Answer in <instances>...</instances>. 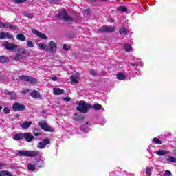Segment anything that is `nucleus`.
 I'll use <instances>...</instances> for the list:
<instances>
[{
    "label": "nucleus",
    "instance_id": "f257e3e1",
    "mask_svg": "<svg viewBox=\"0 0 176 176\" xmlns=\"http://www.w3.org/2000/svg\"><path fill=\"white\" fill-rule=\"evenodd\" d=\"M78 107H76V110L82 113H87L89 112V109H93L98 111L102 108V106L98 103L95 104L94 106H91L90 103H87L84 100L77 102Z\"/></svg>",
    "mask_w": 176,
    "mask_h": 176
},
{
    "label": "nucleus",
    "instance_id": "f03ea898",
    "mask_svg": "<svg viewBox=\"0 0 176 176\" xmlns=\"http://www.w3.org/2000/svg\"><path fill=\"white\" fill-rule=\"evenodd\" d=\"M18 155L19 156H25L26 157H36V156L41 155V153L36 151L19 150L18 151Z\"/></svg>",
    "mask_w": 176,
    "mask_h": 176
},
{
    "label": "nucleus",
    "instance_id": "7ed1b4c3",
    "mask_svg": "<svg viewBox=\"0 0 176 176\" xmlns=\"http://www.w3.org/2000/svg\"><path fill=\"white\" fill-rule=\"evenodd\" d=\"M58 18L64 20L65 21H66V23H68L69 24H71V23L74 21V18L68 15L65 10H62L59 12Z\"/></svg>",
    "mask_w": 176,
    "mask_h": 176
},
{
    "label": "nucleus",
    "instance_id": "20e7f679",
    "mask_svg": "<svg viewBox=\"0 0 176 176\" xmlns=\"http://www.w3.org/2000/svg\"><path fill=\"white\" fill-rule=\"evenodd\" d=\"M38 126H40V127L43 130H44V131H50L51 133H53V131H54V130L52 127H50L49 124L45 122V120H41L38 123Z\"/></svg>",
    "mask_w": 176,
    "mask_h": 176
},
{
    "label": "nucleus",
    "instance_id": "39448f33",
    "mask_svg": "<svg viewBox=\"0 0 176 176\" xmlns=\"http://www.w3.org/2000/svg\"><path fill=\"white\" fill-rule=\"evenodd\" d=\"M3 46L6 47V50H10V52H13V50H16V49H17V45L8 41L4 42Z\"/></svg>",
    "mask_w": 176,
    "mask_h": 176
},
{
    "label": "nucleus",
    "instance_id": "423d86ee",
    "mask_svg": "<svg viewBox=\"0 0 176 176\" xmlns=\"http://www.w3.org/2000/svg\"><path fill=\"white\" fill-rule=\"evenodd\" d=\"M12 109L16 112H19V111H24L25 106L21 103L15 102L12 106Z\"/></svg>",
    "mask_w": 176,
    "mask_h": 176
},
{
    "label": "nucleus",
    "instance_id": "0eeeda50",
    "mask_svg": "<svg viewBox=\"0 0 176 176\" xmlns=\"http://www.w3.org/2000/svg\"><path fill=\"white\" fill-rule=\"evenodd\" d=\"M50 144V140L49 139H44L42 142H39L37 148L38 149H45L46 145Z\"/></svg>",
    "mask_w": 176,
    "mask_h": 176
},
{
    "label": "nucleus",
    "instance_id": "6e6552de",
    "mask_svg": "<svg viewBox=\"0 0 176 176\" xmlns=\"http://www.w3.org/2000/svg\"><path fill=\"white\" fill-rule=\"evenodd\" d=\"M47 50H49L50 53H56V50H57V45H56V43H54V42L51 41L48 45Z\"/></svg>",
    "mask_w": 176,
    "mask_h": 176
},
{
    "label": "nucleus",
    "instance_id": "1a4fd4ad",
    "mask_svg": "<svg viewBox=\"0 0 176 176\" xmlns=\"http://www.w3.org/2000/svg\"><path fill=\"white\" fill-rule=\"evenodd\" d=\"M28 171H30V173H34V171L36 170V162H34V160L30 162L28 164Z\"/></svg>",
    "mask_w": 176,
    "mask_h": 176
},
{
    "label": "nucleus",
    "instance_id": "9d476101",
    "mask_svg": "<svg viewBox=\"0 0 176 176\" xmlns=\"http://www.w3.org/2000/svg\"><path fill=\"white\" fill-rule=\"evenodd\" d=\"M99 32H113L115 28L103 26L98 30Z\"/></svg>",
    "mask_w": 176,
    "mask_h": 176
},
{
    "label": "nucleus",
    "instance_id": "9b49d317",
    "mask_svg": "<svg viewBox=\"0 0 176 176\" xmlns=\"http://www.w3.org/2000/svg\"><path fill=\"white\" fill-rule=\"evenodd\" d=\"M80 75L79 73H77L76 75L70 77L72 85H78V83H79Z\"/></svg>",
    "mask_w": 176,
    "mask_h": 176
},
{
    "label": "nucleus",
    "instance_id": "f8f14e48",
    "mask_svg": "<svg viewBox=\"0 0 176 176\" xmlns=\"http://www.w3.org/2000/svg\"><path fill=\"white\" fill-rule=\"evenodd\" d=\"M32 32H33L35 35L38 36L39 38H41V39H47V37L45 34L41 33L38 30L36 29H32Z\"/></svg>",
    "mask_w": 176,
    "mask_h": 176
},
{
    "label": "nucleus",
    "instance_id": "ddd939ff",
    "mask_svg": "<svg viewBox=\"0 0 176 176\" xmlns=\"http://www.w3.org/2000/svg\"><path fill=\"white\" fill-rule=\"evenodd\" d=\"M13 39V35L10 34L9 32H1L0 33V39Z\"/></svg>",
    "mask_w": 176,
    "mask_h": 176
},
{
    "label": "nucleus",
    "instance_id": "4468645a",
    "mask_svg": "<svg viewBox=\"0 0 176 176\" xmlns=\"http://www.w3.org/2000/svg\"><path fill=\"white\" fill-rule=\"evenodd\" d=\"M154 153H155V155H157V156H166V155L170 154V151L160 149L158 151H155Z\"/></svg>",
    "mask_w": 176,
    "mask_h": 176
},
{
    "label": "nucleus",
    "instance_id": "2eb2a0df",
    "mask_svg": "<svg viewBox=\"0 0 176 176\" xmlns=\"http://www.w3.org/2000/svg\"><path fill=\"white\" fill-rule=\"evenodd\" d=\"M30 96L32 97V98H41V93L36 90H33L30 92Z\"/></svg>",
    "mask_w": 176,
    "mask_h": 176
},
{
    "label": "nucleus",
    "instance_id": "dca6fc26",
    "mask_svg": "<svg viewBox=\"0 0 176 176\" xmlns=\"http://www.w3.org/2000/svg\"><path fill=\"white\" fill-rule=\"evenodd\" d=\"M25 140L28 141V142H31L32 140H34V136L30 133H25L23 134Z\"/></svg>",
    "mask_w": 176,
    "mask_h": 176
},
{
    "label": "nucleus",
    "instance_id": "f3484780",
    "mask_svg": "<svg viewBox=\"0 0 176 176\" xmlns=\"http://www.w3.org/2000/svg\"><path fill=\"white\" fill-rule=\"evenodd\" d=\"M53 94H54V96L64 94V89L60 88H53Z\"/></svg>",
    "mask_w": 176,
    "mask_h": 176
},
{
    "label": "nucleus",
    "instance_id": "a211bd4d",
    "mask_svg": "<svg viewBox=\"0 0 176 176\" xmlns=\"http://www.w3.org/2000/svg\"><path fill=\"white\" fill-rule=\"evenodd\" d=\"M32 124V122H24L23 123L20 124V126L22 129H30Z\"/></svg>",
    "mask_w": 176,
    "mask_h": 176
},
{
    "label": "nucleus",
    "instance_id": "6ab92c4d",
    "mask_svg": "<svg viewBox=\"0 0 176 176\" xmlns=\"http://www.w3.org/2000/svg\"><path fill=\"white\" fill-rule=\"evenodd\" d=\"M36 162V167H43L45 166V162L43 160H34Z\"/></svg>",
    "mask_w": 176,
    "mask_h": 176
},
{
    "label": "nucleus",
    "instance_id": "aec40b11",
    "mask_svg": "<svg viewBox=\"0 0 176 176\" xmlns=\"http://www.w3.org/2000/svg\"><path fill=\"white\" fill-rule=\"evenodd\" d=\"M126 78H127V75L123 73L117 74V79H119V80H124Z\"/></svg>",
    "mask_w": 176,
    "mask_h": 176
},
{
    "label": "nucleus",
    "instance_id": "412c9836",
    "mask_svg": "<svg viewBox=\"0 0 176 176\" xmlns=\"http://www.w3.org/2000/svg\"><path fill=\"white\" fill-rule=\"evenodd\" d=\"M24 138V134L23 133H16L14 135V140L15 141H19V140H23Z\"/></svg>",
    "mask_w": 176,
    "mask_h": 176
},
{
    "label": "nucleus",
    "instance_id": "4be33fe9",
    "mask_svg": "<svg viewBox=\"0 0 176 176\" xmlns=\"http://www.w3.org/2000/svg\"><path fill=\"white\" fill-rule=\"evenodd\" d=\"M16 39L21 41V42H24L25 41V36L23 34H18L16 35Z\"/></svg>",
    "mask_w": 176,
    "mask_h": 176
},
{
    "label": "nucleus",
    "instance_id": "5701e85b",
    "mask_svg": "<svg viewBox=\"0 0 176 176\" xmlns=\"http://www.w3.org/2000/svg\"><path fill=\"white\" fill-rule=\"evenodd\" d=\"M0 176H13V175H12V173L8 170H1Z\"/></svg>",
    "mask_w": 176,
    "mask_h": 176
},
{
    "label": "nucleus",
    "instance_id": "b1692460",
    "mask_svg": "<svg viewBox=\"0 0 176 176\" xmlns=\"http://www.w3.org/2000/svg\"><path fill=\"white\" fill-rule=\"evenodd\" d=\"M120 35H127L129 30L126 28H121L119 30Z\"/></svg>",
    "mask_w": 176,
    "mask_h": 176
},
{
    "label": "nucleus",
    "instance_id": "393cba45",
    "mask_svg": "<svg viewBox=\"0 0 176 176\" xmlns=\"http://www.w3.org/2000/svg\"><path fill=\"white\" fill-rule=\"evenodd\" d=\"M81 130L84 133H89V124L87 122L85 125L81 126Z\"/></svg>",
    "mask_w": 176,
    "mask_h": 176
},
{
    "label": "nucleus",
    "instance_id": "a878e982",
    "mask_svg": "<svg viewBox=\"0 0 176 176\" xmlns=\"http://www.w3.org/2000/svg\"><path fill=\"white\" fill-rule=\"evenodd\" d=\"M146 176L152 175V167L146 166Z\"/></svg>",
    "mask_w": 176,
    "mask_h": 176
},
{
    "label": "nucleus",
    "instance_id": "bb28decb",
    "mask_svg": "<svg viewBox=\"0 0 176 176\" xmlns=\"http://www.w3.org/2000/svg\"><path fill=\"white\" fill-rule=\"evenodd\" d=\"M46 47H47V45H46V43H38V49H40V50H45Z\"/></svg>",
    "mask_w": 176,
    "mask_h": 176
},
{
    "label": "nucleus",
    "instance_id": "cd10ccee",
    "mask_svg": "<svg viewBox=\"0 0 176 176\" xmlns=\"http://www.w3.org/2000/svg\"><path fill=\"white\" fill-rule=\"evenodd\" d=\"M124 49L126 50V52H131V45L129 43H124Z\"/></svg>",
    "mask_w": 176,
    "mask_h": 176
},
{
    "label": "nucleus",
    "instance_id": "c85d7f7f",
    "mask_svg": "<svg viewBox=\"0 0 176 176\" xmlns=\"http://www.w3.org/2000/svg\"><path fill=\"white\" fill-rule=\"evenodd\" d=\"M28 82H30L32 85H35L38 81L36 80V78L29 76Z\"/></svg>",
    "mask_w": 176,
    "mask_h": 176
},
{
    "label": "nucleus",
    "instance_id": "c756f323",
    "mask_svg": "<svg viewBox=\"0 0 176 176\" xmlns=\"http://www.w3.org/2000/svg\"><path fill=\"white\" fill-rule=\"evenodd\" d=\"M166 160L169 162V163H176V158L173 156H170L169 157L166 158Z\"/></svg>",
    "mask_w": 176,
    "mask_h": 176
},
{
    "label": "nucleus",
    "instance_id": "7c9ffc66",
    "mask_svg": "<svg viewBox=\"0 0 176 176\" xmlns=\"http://www.w3.org/2000/svg\"><path fill=\"white\" fill-rule=\"evenodd\" d=\"M29 77L30 76L22 75L19 76V79L20 80H23L24 82H28Z\"/></svg>",
    "mask_w": 176,
    "mask_h": 176
},
{
    "label": "nucleus",
    "instance_id": "2f4dec72",
    "mask_svg": "<svg viewBox=\"0 0 176 176\" xmlns=\"http://www.w3.org/2000/svg\"><path fill=\"white\" fill-rule=\"evenodd\" d=\"M131 65H132V67H138L139 65H142V64H141V59H138V61L135 63H131Z\"/></svg>",
    "mask_w": 176,
    "mask_h": 176
},
{
    "label": "nucleus",
    "instance_id": "473e14b6",
    "mask_svg": "<svg viewBox=\"0 0 176 176\" xmlns=\"http://www.w3.org/2000/svg\"><path fill=\"white\" fill-rule=\"evenodd\" d=\"M0 63L2 64H5V63H8V58L4 56H0Z\"/></svg>",
    "mask_w": 176,
    "mask_h": 176
},
{
    "label": "nucleus",
    "instance_id": "72a5a7b5",
    "mask_svg": "<svg viewBox=\"0 0 176 176\" xmlns=\"http://www.w3.org/2000/svg\"><path fill=\"white\" fill-rule=\"evenodd\" d=\"M118 10L119 12H122L123 13L127 12V8L124 7V6H120L118 8Z\"/></svg>",
    "mask_w": 176,
    "mask_h": 176
},
{
    "label": "nucleus",
    "instance_id": "f704fd0d",
    "mask_svg": "<svg viewBox=\"0 0 176 176\" xmlns=\"http://www.w3.org/2000/svg\"><path fill=\"white\" fill-rule=\"evenodd\" d=\"M153 142H154V144H156L157 145H161L162 144V141L160 140V139H157V138L153 139Z\"/></svg>",
    "mask_w": 176,
    "mask_h": 176
},
{
    "label": "nucleus",
    "instance_id": "c9c22d12",
    "mask_svg": "<svg viewBox=\"0 0 176 176\" xmlns=\"http://www.w3.org/2000/svg\"><path fill=\"white\" fill-rule=\"evenodd\" d=\"M11 100H16L17 98V95L14 92H11L10 94Z\"/></svg>",
    "mask_w": 176,
    "mask_h": 176
},
{
    "label": "nucleus",
    "instance_id": "e433bc0d",
    "mask_svg": "<svg viewBox=\"0 0 176 176\" xmlns=\"http://www.w3.org/2000/svg\"><path fill=\"white\" fill-rule=\"evenodd\" d=\"M122 169L121 168H118L114 171L115 175H119L120 174H122Z\"/></svg>",
    "mask_w": 176,
    "mask_h": 176
},
{
    "label": "nucleus",
    "instance_id": "4c0bfd02",
    "mask_svg": "<svg viewBox=\"0 0 176 176\" xmlns=\"http://www.w3.org/2000/svg\"><path fill=\"white\" fill-rule=\"evenodd\" d=\"M28 47H34V43L31 41H27Z\"/></svg>",
    "mask_w": 176,
    "mask_h": 176
},
{
    "label": "nucleus",
    "instance_id": "58836bf2",
    "mask_svg": "<svg viewBox=\"0 0 176 176\" xmlns=\"http://www.w3.org/2000/svg\"><path fill=\"white\" fill-rule=\"evenodd\" d=\"M10 30H12L13 31H17L19 28L16 26L10 25Z\"/></svg>",
    "mask_w": 176,
    "mask_h": 176
},
{
    "label": "nucleus",
    "instance_id": "ea45409f",
    "mask_svg": "<svg viewBox=\"0 0 176 176\" xmlns=\"http://www.w3.org/2000/svg\"><path fill=\"white\" fill-rule=\"evenodd\" d=\"M3 112L6 115H7L8 113H10V110L9 109V108L8 107H5L3 109Z\"/></svg>",
    "mask_w": 176,
    "mask_h": 176
},
{
    "label": "nucleus",
    "instance_id": "a19ab883",
    "mask_svg": "<svg viewBox=\"0 0 176 176\" xmlns=\"http://www.w3.org/2000/svg\"><path fill=\"white\" fill-rule=\"evenodd\" d=\"M25 16L28 17V19H33L34 18V15L31 13L25 14Z\"/></svg>",
    "mask_w": 176,
    "mask_h": 176
},
{
    "label": "nucleus",
    "instance_id": "79ce46f5",
    "mask_svg": "<svg viewBox=\"0 0 176 176\" xmlns=\"http://www.w3.org/2000/svg\"><path fill=\"white\" fill-rule=\"evenodd\" d=\"M164 176H171V172L170 170H166Z\"/></svg>",
    "mask_w": 176,
    "mask_h": 176
},
{
    "label": "nucleus",
    "instance_id": "37998d69",
    "mask_svg": "<svg viewBox=\"0 0 176 176\" xmlns=\"http://www.w3.org/2000/svg\"><path fill=\"white\" fill-rule=\"evenodd\" d=\"M37 131H38V130H36V131H34V135L35 137H39V135H41V133L37 132Z\"/></svg>",
    "mask_w": 176,
    "mask_h": 176
},
{
    "label": "nucleus",
    "instance_id": "c03bdc74",
    "mask_svg": "<svg viewBox=\"0 0 176 176\" xmlns=\"http://www.w3.org/2000/svg\"><path fill=\"white\" fill-rule=\"evenodd\" d=\"M50 3H58V0H47Z\"/></svg>",
    "mask_w": 176,
    "mask_h": 176
},
{
    "label": "nucleus",
    "instance_id": "a18cd8bd",
    "mask_svg": "<svg viewBox=\"0 0 176 176\" xmlns=\"http://www.w3.org/2000/svg\"><path fill=\"white\" fill-rule=\"evenodd\" d=\"M90 74H91V75H93L94 76H96V75H97V72L95 70H91Z\"/></svg>",
    "mask_w": 176,
    "mask_h": 176
},
{
    "label": "nucleus",
    "instance_id": "49530a36",
    "mask_svg": "<svg viewBox=\"0 0 176 176\" xmlns=\"http://www.w3.org/2000/svg\"><path fill=\"white\" fill-rule=\"evenodd\" d=\"M64 50H69V45H63Z\"/></svg>",
    "mask_w": 176,
    "mask_h": 176
},
{
    "label": "nucleus",
    "instance_id": "de8ad7c7",
    "mask_svg": "<svg viewBox=\"0 0 176 176\" xmlns=\"http://www.w3.org/2000/svg\"><path fill=\"white\" fill-rule=\"evenodd\" d=\"M10 25H11V24L9 23H4V27H5L6 28H10Z\"/></svg>",
    "mask_w": 176,
    "mask_h": 176
},
{
    "label": "nucleus",
    "instance_id": "09e8293b",
    "mask_svg": "<svg viewBox=\"0 0 176 176\" xmlns=\"http://www.w3.org/2000/svg\"><path fill=\"white\" fill-rule=\"evenodd\" d=\"M51 79L53 80V82H56L58 80V78H57V76H53L51 78Z\"/></svg>",
    "mask_w": 176,
    "mask_h": 176
},
{
    "label": "nucleus",
    "instance_id": "8fccbe9b",
    "mask_svg": "<svg viewBox=\"0 0 176 176\" xmlns=\"http://www.w3.org/2000/svg\"><path fill=\"white\" fill-rule=\"evenodd\" d=\"M63 100L64 101H71V98H69V97H64L63 98Z\"/></svg>",
    "mask_w": 176,
    "mask_h": 176
},
{
    "label": "nucleus",
    "instance_id": "3c124183",
    "mask_svg": "<svg viewBox=\"0 0 176 176\" xmlns=\"http://www.w3.org/2000/svg\"><path fill=\"white\" fill-rule=\"evenodd\" d=\"M15 2H17L18 3H22L23 2H25L27 0H14Z\"/></svg>",
    "mask_w": 176,
    "mask_h": 176
},
{
    "label": "nucleus",
    "instance_id": "603ef678",
    "mask_svg": "<svg viewBox=\"0 0 176 176\" xmlns=\"http://www.w3.org/2000/svg\"><path fill=\"white\" fill-rule=\"evenodd\" d=\"M28 91H30V89H25V90H23V91H21V93H22L23 94H27V93H28Z\"/></svg>",
    "mask_w": 176,
    "mask_h": 176
},
{
    "label": "nucleus",
    "instance_id": "864d4df0",
    "mask_svg": "<svg viewBox=\"0 0 176 176\" xmlns=\"http://www.w3.org/2000/svg\"><path fill=\"white\" fill-rule=\"evenodd\" d=\"M3 167H5V164L0 163V170H2V168H3Z\"/></svg>",
    "mask_w": 176,
    "mask_h": 176
},
{
    "label": "nucleus",
    "instance_id": "5fc2aeb1",
    "mask_svg": "<svg viewBox=\"0 0 176 176\" xmlns=\"http://www.w3.org/2000/svg\"><path fill=\"white\" fill-rule=\"evenodd\" d=\"M3 27H5V23L0 22V28H2Z\"/></svg>",
    "mask_w": 176,
    "mask_h": 176
},
{
    "label": "nucleus",
    "instance_id": "6e6d98bb",
    "mask_svg": "<svg viewBox=\"0 0 176 176\" xmlns=\"http://www.w3.org/2000/svg\"><path fill=\"white\" fill-rule=\"evenodd\" d=\"M11 94H12V92H10V91H6L5 92V94H7L8 96H10Z\"/></svg>",
    "mask_w": 176,
    "mask_h": 176
},
{
    "label": "nucleus",
    "instance_id": "4d7b16f0",
    "mask_svg": "<svg viewBox=\"0 0 176 176\" xmlns=\"http://www.w3.org/2000/svg\"><path fill=\"white\" fill-rule=\"evenodd\" d=\"M87 1H89V2H96L97 0H87Z\"/></svg>",
    "mask_w": 176,
    "mask_h": 176
},
{
    "label": "nucleus",
    "instance_id": "13d9d810",
    "mask_svg": "<svg viewBox=\"0 0 176 176\" xmlns=\"http://www.w3.org/2000/svg\"><path fill=\"white\" fill-rule=\"evenodd\" d=\"M2 109V107L1 106H0V111Z\"/></svg>",
    "mask_w": 176,
    "mask_h": 176
},
{
    "label": "nucleus",
    "instance_id": "bf43d9fd",
    "mask_svg": "<svg viewBox=\"0 0 176 176\" xmlns=\"http://www.w3.org/2000/svg\"><path fill=\"white\" fill-rule=\"evenodd\" d=\"M113 21H113V20H112L111 23H113Z\"/></svg>",
    "mask_w": 176,
    "mask_h": 176
},
{
    "label": "nucleus",
    "instance_id": "052dcab7",
    "mask_svg": "<svg viewBox=\"0 0 176 176\" xmlns=\"http://www.w3.org/2000/svg\"><path fill=\"white\" fill-rule=\"evenodd\" d=\"M110 175H111V176H112L111 173H110Z\"/></svg>",
    "mask_w": 176,
    "mask_h": 176
},
{
    "label": "nucleus",
    "instance_id": "680f3d73",
    "mask_svg": "<svg viewBox=\"0 0 176 176\" xmlns=\"http://www.w3.org/2000/svg\"><path fill=\"white\" fill-rule=\"evenodd\" d=\"M101 1H105V0H101Z\"/></svg>",
    "mask_w": 176,
    "mask_h": 176
}]
</instances>
